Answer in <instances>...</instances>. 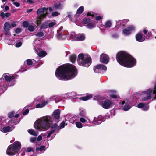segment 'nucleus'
Masks as SVG:
<instances>
[{
	"mask_svg": "<svg viewBox=\"0 0 156 156\" xmlns=\"http://www.w3.org/2000/svg\"><path fill=\"white\" fill-rule=\"evenodd\" d=\"M22 45V43L20 41L17 43L15 46L16 47H20Z\"/></svg>",
	"mask_w": 156,
	"mask_h": 156,
	"instance_id": "obj_50",
	"label": "nucleus"
},
{
	"mask_svg": "<svg viewBox=\"0 0 156 156\" xmlns=\"http://www.w3.org/2000/svg\"><path fill=\"white\" fill-rule=\"evenodd\" d=\"M10 15L11 14L10 13H7L5 14V16L6 17H9V16H10Z\"/></svg>",
	"mask_w": 156,
	"mask_h": 156,
	"instance_id": "obj_63",
	"label": "nucleus"
},
{
	"mask_svg": "<svg viewBox=\"0 0 156 156\" xmlns=\"http://www.w3.org/2000/svg\"><path fill=\"white\" fill-rule=\"evenodd\" d=\"M40 42V41L39 40H35L34 41L33 45L34 47V49L36 50H37V49H38V48H39V45H36V43H39Z\"/></svg>",
	"mask_w": 156,
	"mask_h": 156,
	"instance_id": "obj_34",
	"label": "nucleus"
},
{
	"mask_svg": "<svg viewBox=\"0 0 156 156\" xmlns=\"http://www.w3.org/2000/svg\"><path fill=\"white\" fill-rule=\"evenodd\" d=\"M60 110H56L52 114V117L47 115L39 118L34 123V128L37 130L40 131L48 130L53 122H56L58 121L60 118Z\"/></svg>",
	"mask_w": 156,
	"mask_h": 156,
	"instance_id": "obj_1",
	"label": "nucleus"
},
{
	"mask_svg": "<svg viewBox=\"0 0 156 156\" xmlns=\"http://www.w3.org/2000/svg\"><path fill=\"white\" fill-rule=\"evenodd\" d=\"M36 139L35 137H31L30 139V142L32 143H34L36 141Z\"/></svg>",
	"mask_w": 156,
	"mask_h": 156,
	"instance_id": "obj_55",
	"label": "nucleus"
},
{
	"mask_svg": "<svg viewBox=\"0 0 156 156\" xmlns=\"http://www.w3.org/2000/svg\"><path fill=\"white\" fill-rule=\"evenodd\" d=\"M136 39L137 41L141 42L144 41L145 37L144 36H143L141 34L139 33L136 35Z\"/></svg>",
	"mask_w": 156,
	"mask_h": 156,
	"instance_id": "obj_15",
	"label": "nucleus"
},
{
	"mask_svg": "<svg viewBox=\"0 0 156 156\" xmlns=\"http://www.w3.org/2000/svg\"><path fill=\"white\" fill-rule=\"evenodd\" d=\"M13 129L12 127L10 126H6L2 128L1 131L3 133H7L12 131Z\"/></svg>",
	"mask_w": 156,
	"mask_h": 156,
	"instance_id": "obj_18",
	"label": "nucleus"
},
{
	"mask_svg": "<svg viewBox=\"0 0 156 156\" xmlns=\"http://www.w3.org/2000/svg\"><path fill=\"white\" fill-rule=\"evenodd\" d=\"M144 103H140L138 104L137 107L139 108H143L144 105Z\"/></svg>",
	"mask_w": 156,
	"mask_h": 156,
	"instance_id": "obj_47",
	"label": "nucleus"
},
{
	"mask_svg": "<svg viewBox=\"0 0 156 156\" xmlns=\"http://www.w3.org/2000/svg\"><path fill=\"white\" fill-rule=\"evenodd\" d=\"M42 139V136L41 135H39L37 138V140L38 141H41Z\"/></svg>",
	"mask_w": 156,
	"mask_h": 156,
	"instance_id": "obj_60",
	"label": "nucleus"
},
{
	"mask_svg": "<svg viewBox=\"0 0 156 156\" xmlns=\"http://www.w3.org/2000/svg\"><path fill=\"white\" fill-rule=\"evenodd\" d=\"M56 77L61 80H67L74 78L77 74V69L72 64H65L58 68L55 71Z\"/></svg>",
	"mask_w": 156,
	"mask_h": 156,
	"instance_id": "obj_2",
	"label": "nucleus"
},
{
	"mask_svg": "<svg viewBox=\"0 0 156 156\" xmlns=\"http://www.w3.org/2000/svg\"><path fill=\"white\" fill-rule=\"evenodd\" d=\"M101 119V116H99L98 117H95L94 118V119L93 121V122L96 125L99 124L102 122V121Z\"/></svg>",
	"mask_w": 156,
	"mask_h": 156,
	"instance_id": "obj_17",
	"label": "nucleus"
},
{
	"mask_svg": "<svg viewBox=\"0 0 156 156\" xmlns=\"http://www.w3.org/2000/svg\"><path fill=\"white\" fill-rule=\"evenodd\" d=\"M116 59L120 65L126 67H132L136 63V60L125 52L121 51L118 53L116 55Z\"/></svg>",
	"mask_w": 156,
	"mask_h": 156,
	"instance_id": "obj_3",
	"label": "nucleus"
},
{
	"mask_svg": "<svg viewBox=\"0 0 156 156\" xmlns=\"http://www.w3.org/2000/svg\"><path fill=\"white\" fill-rule=\"evenodd\" d=\"M144 33L146 35V38L147 39H149L152 36V34L151 32H148L147 34V30L146 29H144L143 30Z\"/></svg>",
	"mask_w": 156,
	"mask_h": 156,
	"instance_id": "obj_24",
	"label": "nucleus"
},
{
	"mask_svg": "<svg viewBox=\"0 0 156 156\" xmlns=\"http://www.w3.org/2000/svg\"><path fill=\"white\" fill-rule=\"evenodd\" d=\"M16 26V24L15 23H13L11 24L10 27L11 26L12 27H14Z\"/></svg>",
	"mask_w": 156,
	"mask_h": 156,
	"instance_id": "obj_64",
	"label": "nucleus"
},
{
	"mask_svg": "<svg viewBox=\"0 0 156 156\" xmlns=\"http://www.w3.org/2000/svg\"><path fill=\"white\" fill-rule=\"evenodd\" d=\"M77 35L74 32H72L69 35V36L72 41H76L77 40Z\"/></svg>",
	"mask_w": 156,
	"mask_h": 156,
	"instance_id": "obj_20",
	"label": "nucleus"
},
{
	"mask_svg": "<svg viewBox=\"0 0 156 156\" xmlns=\"http://www.w3.org/2000/svg\"><path fill=\"white\" fill-rule=\"evenodd\" d=\"M28 132L30 134L34 136H37L38 134V132L35 131L33 129H28Z\"/></svg>",
	"mask_w": 156,
	"mask_h": 156,
	"instance_id": "obj_28",
	"label": "nucleus"
},
{
	"mask_svg": "<svg viewBox=\"0 0 156 156\" xmlns=\"http://www.w3.org/2000/svg\"><path fill=\"white\" fill-rule=\"evenodd\" d=\"M29 23L27 21H24L23 22V25L24 27L27 28L28 27Z\"/></svg>",
	"mask_w": 156,
	"mask_h": 156,
	"instance_id": "obj_46",
	"label": "nucleus"
},
{
	"mask_svg": "<svg viewBox=\"0 0 156 156\" xmlns=\"http://www.w3.org/2000/svg\"><path fill=\"white\" fill-rule=\"evenodd\" d=\"M77 40L82 41L84 39L85 37L83 34H79L77 35Z\"/></svg>",
	"mask_w": 156,
	"mask_h": 156,
	"instance_id": "obj_30",
	"label": "nucleus"
},
{
	"mask_svg": "<svg viewBox=\"0 0 156 156\" xmlns=\"http://www.w3.org/2000/svg\"><path fill=\"white\" fill-rule=\"evenodd\" d=\"M112 24V22L111 20H108L106 21L103 25L105 28H110L111 27Z\"/></svg>",
	"mask_w": 156,
	"mask_h": 156,
	"instance_id": "obj_26",
	"label": "nucleus"
},
{
	"mask_svg": "<svg viewBox=\"0 0 156 156\" xmlns=\"http://www.w3.org/2000/svg\"><path fill=\"white\" fill-rule=\"evenodd\" d=\"M33 151V149L30 147H29L27 148L26 150V152H31Z\"/></svg>",
	"mask_w": 156,
	"mask_h": 156,
	"instance_id": "obj_56",
	"label": "nucleus"
},
{
	"mask_svg": "<svg viewBox=\"0 0 156 156\" xmlns=\"http://www.w3.org/2000/svg\"><path fill=\"white\" fill-rule=\"evenodd\" d=\"M29 112V110L28 109H27L26 110L23 112V115H27Z\"/></svg>",
	"mask_w": 156,
	"mask_h": 156,
	"instance_id": "obj_59",
	"label": "nucleus"
},
{
	"mask_svg": "<svg viewBox=\"0 0 156 156\" xmlns=\"http://www.w3.org/2000/svg\"><path fill=\"white\" fill-rule=\"evenodd\" d=\"M26 62L27 64L28 65H31L33 63V62L32 59H28L26 60L24 62V64H25Z\"/></svg>",
	"mask_w": 156,
	"mask_h": 156,
	"instance_id": "obj_41",
	"label": "nucleus"
},
{
	"mask_svg": "<svg viewBox=\"0 0 156 156\" xmlns=\"http://www.w3.org/2000/svg\"><path fill=\"white\" fill-rule=\"evenodd\" d=\"M38 55L40 57H44L46 55V53L44 51H40L38 53Z\"/></svg>",
	"mask_w": 156,
	"mask_h": 156,
	"instance_id": "obj_37",
	"label": "nucleus"
},
{
	"mask_svg": "<svg viewBox=\"0 0 156 156\" xmlns=\"http://www.w3.org/2000/svg\"><path fill=\"white\" fill-rule=\"evenodd\" d=\"M67 123H65V122L63 121L62 123H61L59 127L58 128V129H60L64 128L65 126L67 125Z\"/></svg>",
	"mask_w": 156,
	"mask_h": 156,
	"instance_id": "obj_38",
	"label": "nucleus"
},
{
	"mask_svg": "<svg viewBox=\"0 0 156 156\" xmlns=\"http://www.w3.org/2000/svg\"><path fill=\"white\" fill-rule=\"evenodd\" d=\"M58 128V127L56 123H54L52 125L51 127L50 131L48 133L47 137V138L49 137Z\"/></svg>",
	"mask_w": 156,
	"mask_h": 156,
	"instance_id": "obj_14",
	"label": "nucleus"
},
{
	"mask_svg": "<svg viewBox=\"0 0 156 156\" xmlns=\"http://www.w3.org/2000/svg\"><path fill=\"white\" fill-rule=\"evenodd\" d=\"M107 67L106 66L102 65L99 64L95 66L94 68V70L95 72L103 73L106 71Z\"/></svg>",
	"mask_w": 156,
	"mask_h": 156,
	"instance_id": "obj_8",
	"label": "nucleus"
},
{
	"mask_svg": "<svg viewBox=\"0 0 156 156\" xmlns=\"http://www.w3.org/2000/svg\"><path fill=\"white\" fill-rule=\"evenodd\" d=\"M45 147L44 146H42L39 148H38L36 149V150L38 151H40V153H41L43 151H44L45 150Z\"/></svg>",
	"mask_w": 156,
	"mask_h": 156,
	"instance_id": "obj_36",
	"label": "nucleus"
},
{
	"mask_svg": "<svg viewBox=\"0 0 156 156\" xmlns=\"http://www.w3.org/2000/svg\"><path fill=\"white\" fill-rule=\"evenodd\" d=\"M10 28V24L8 22H6L4 24V30H9Z\"/></svg>",
	"mask_w": 156,
	"mask_h": 156,
	"instance_id": "obj_32",
	"label": "nucleus"
},
{
	"mask_svg": "<svg viewBox=\"0 0 156 156\" xmlns=\"http://www.w3.org/2000/svg\"><path fill=\"white\" fill-rule=\"evenodd\" d=\"M95 22H92L88 24L87 25V28L89 29H92L95 27Z\"/></svg>",
	"mask_w": 156,
	"mask_h": 156,
	"instance_id": "obj_31",
	"label": "nucleus"
},
{
	"mask_svg": "<svg viewBox=\"0 0 156 156\" xmlns=\"http://www.w3.org/2000/svg\"><path fill=\"white\" fill-rule=\"evenodd\" d=\"M47 8L45 7L38 9L37 11V16L43 18H45L47 14Z\"/></svg>",
	"mask_w": 156,
	"mask_h": 156,
	"instance_id": "obj_9",
	"label": "nucleus"
},
{
	"mask_svg": "<svg viewBox=\"0 0 156 156\" xmlns=\"http://www.w3.org/2000/svg\"><path fill=\"white\" fill-rule=\"evenodd\" d=\"M21 147V143L18 141H16L8 147L6 151L7 154L9 155H14L18 152Z\"/></svg>",
	"mask_w": 156,
	"mask_h": 156,
	"instance_id": "obj_4",
	"label": "nucleus"
},
{
	"mask_svg": "<svg viewBox=\"0 0 156 156\" xmlns=\"http://www.w3.org/2000/svg\"><path fill=\"white\" fill-rule=\"evenodd\" d=\"M91 58L90 57H84L83 54H80L78 55V63L81 66L88 67L91 64Z\"/></svg>",
	"mask_w": 156,
	"mask_h": 156,
	"instance_id": "obj_5",
	"label": "nucleus"
},
{
	"mask_svg": "<svg viewBox=\"0 0 156 156\" xmlns=\"http://www.w3.org/2000/svg\"><path fill=\"white\" fill-rule=\"evenodd\" d=\"M26 2L32 4L34 3V1L32 0H27L26 1Z\"/></svg>",
	"mask_w": 156,
	"mask_h": 156,
	"instance_id": "obj_62",
	"label": "nucleus"
},
{
	"mask_svg": "<svg viewBox=\"0 0 156 156\" xmlns=\"http://www.w3.org/2000/svg\"><path fill=\"white\" fill-rule=\"evenodd\" d=\"M116 91L115 90H110L109 92V94L110 97L114 98H118V96L115 94Z\"/></svg>",
	"mask_w": 156,
	"mask_h": 156,
	"instance_id": "obj_22",
	"label": "nucleus"
},
{
	"mask_svg": "<svg viewBox=\"0 0 156 156\" xmlns=\"http://www.w3.org/2000/svg\"><path fill=\"white\" fill-rule=\"evenodd\" d=\"M79 114L80 117L86 116V113L85 110L82 108H80Z\"/></svg>",
	"mask_w": 156,
	"mask_h": 156,
	"instance_id": "obj_25",
	"label": "nucleus"
},
{
	"mask_svg": "<svg viewBox=\"0 0 156 156\" xmlns=\"http://www.w3.org/2000/svg\"><path fill=\"white\" fill-rule=\"evenodd\" d=\"M0 15L2 18L3 19L5 17V14L3 12H0Z\"/></svg>",
	"mask_w": 156,
	"mask_h": 156,
	"instance_id": "obj_58",
	"label": "nucleus"
},
{
	"mask_svg": "<svg viewBox=\"0 0 156 156\" xmlns=\"http://www.w3.org/2000/svg\"><path fill=\"white\" fill-rule=\"evenodd\" d=\"M4 33L6 36H9L10 35L9 30H4Z\"/></svg>",
	"mask_w": 156,
	"mask_h": 156,
	"instance_id": "obj_57",
	"label": "nucleus"
},
{
	"mask_svg": "<svg viewBox=\"0 0 156 156\" xmlns=\"http://www.w3.org/2000/svg\"><path fill=\"white\" fill-rule=\"evenodd\" d=\"M149 108V106L148 104H144V105L143 107V110L144 111H146Z\"/></svg>",
	"mask_w": 156,
	"mask_h": 156,
	"instance_id": "obj_44",
	"label": "nucleus"
},
{
	"mask_svg": "<svg viewBox=\"0 0 156 156\" xmlns=\"http://www.w3.org/2000/svg\"><path fill=\"white\" fill-rule=\"evenodd\" d=\"M95 13L94 12H88L87 13V16H90L92 17L94 16L95 15Z\"/></svg>",
	"mask_w": 156,
	"mask_h": 156,
	"instance_id": "obj_48",
	"label": "nucleus"
},
{
	"mask_svg": "<svg viewBox=\"0 0 156 156\" xmlns=\"http://www.w3.org/2000/svg\"><path fill=\"white\" fill-rule=\"evenodd\" d=\"M15 114V112L14 111L11 112L8 114V117L9 118H12L13 116Z\"/></svg>",
	"mask_w": 156,
	"mask_h": 156,
	"instance_id": "obj_51",
	"label": "nucleus"
},
{
	"mask_svg": "<svg viewBox=\"0 0 156 156\" xmlns=\"http://www.w3.org/2000/svg\"><path fill=\"white\" fill-rule=\"evenodd\" d=\"M13 4L14 5L17 7H19L20 6V3L17 2H13Z\"/></svg>",
	"mask_w": 156,
	"mask_h": 156,
	"instance_id": "obj_52",
	"label": "nucleus"
},
{
	"mask_svg": "<svg viewBox=\"0 0 156 156\" xmlns=\"http://www.w3.org/2000/svg\"><path fill=\"white\" fill-rule=\"evenodd\" d=\"M34 27L32 25H30L28 27V30L30 32H32L34 30Z\"/></svg>",
	"mask_w": 156,
	"mask_h": 156,
	"instance_id": "obj_43",
	"label": "nucleus"
},
{
	"mask_svg": "<svg viewBox=\"0 0 156 156\" xmlns=\"http://www.w3.org/2000/svg\"><path fill=\"white\" fill-rule=\"evenodd\" d=\"M113 105V102L111 100L107 99L102 103V107L105 109H108Z\"/></svg>",
	"mask_w": 156,
	"mask_h": 156,
	"instance_id": "obj_10",
	"label": "nucleus"
},
{
	"mask_svg": "<svg viewBox=\"0 0 156 156\" xmlns=\"http://www.w3.org/2000/svg\"><path fill=\"white\" fill-rule=\"evenodd\" d=\"M21 31V29L20 28H17L15 30V32L16 33H20Z\"/></svg>",
	"mask_w": 156,
	"mask_h": 156,
	"instance_id": "obj_53",
	"label": "nucleus"
},
{
	"mask_svg": "<svg viewBox=\"0 0 156 156\" xmlns=\"http://www.w3.org/2000/svg\"><path fill=\"white\" fill-rule=\"evenodd\" d=\"M119 104L120 106L122 107L124 111H128L131 108V106L129 105V103L128 101H120Z\"/></svg>",
	"mask_w": 156,
	"mask_h": 156,
	"instance_id": "obj_11",
	"label": "nucleus"
},
{
	"mask_svg": "<svg viewBox=\"0 0 156 156\" xmlns=\"http://www.w3.org/2000/svg\"><path fill=\"white\" fill-rule=\"evenodd\" d=\"M55 96H52L49 99L47 100H44L43 97L40 98L39 99V103L36 105V108H42L44 107L49 101H51L52 99L53 98H54L53 99H55Z\"/></svg>",
	"mask_w": 156,
	"mask_h": 156,
	"instance_id": "obj_6",
	"label": "nucleus"
},
{
	"mask_svg": "<svg viewBox=\"0 0 156 156\" xmlns=\"http://www.w3.org/2000/svg\"><path fill=\"white\" fill-rule=\"evenodd\" d=\"M115 21L117 25H119L120 24L123 26L126 24V23L129 21V20L128 19H126L123 20H116Z\"/></svg>",
	"mask_w": 156,
	"mask_h": 156,
	"instance_id": "obj_23",
	"label": "nucleus"
},
{
	"mask_svg": "<svg viewBox=\"0 0 156 156\" xmlns=\"http://www.w3.org/2000/svg\"><path fill=\"white\" fill-rule=\"evenodd\" d=\"M35 35L39 37H41L44 36V34L42 32L40 31L36 33Z\"/></svg>",
	"mask_w": 156,
	"mask_h": 156,
	"instance_id": "obj_42",
	"label": "nucleus"
},
{
	"mask_svg": "<svg viewBox=\"0 0 156 156\" xmlns=\"http://www.w3.org/2000/svg\"><path fill=\"white\" fill-rule=\"evenodd\" d=\"M76 56L75 55H72L70 56V59L71 62L74 63L76 61Z\"/></svg>",
	"mask_w": 156,
	"mask_h": 156,
	"instance_id": "obj_33",
	"label": "nucleus"
},
{
	"mask_svg": "<svg viewBox=\"0 0 156 156\" xmlns=\"http://www.w3.org/2000/svg\"><path fill=\"white\" fill-rule=\"evenodd\" d=\"M90 21V19L88 18H84L83 22L84 24H87Z\"/></svg>",
	"mask_w": 156,
	"mask_h": 156,
	"instance_id": "obj_40",
	"label": "nucleus"
},
{
	"mask_svg": "<svg viewBox=\"0 0 156 156\" xmlns=\"http://www.w3.org/2000/svg\"><path fill=\"white\" fill-rule=\"evenodd\" d=\"M59 14H60L57 11L53 12L52 13V15L53 16H57Z\"/></svg>",
	"mask_w": 156,
	"mask_h": 156,
	"instance_id": "obj_49",
	"label": "nucleus"
},
{
	"mask_svg": "<svg viewBox=\"0 0 156 156\" xmlns=\"http://www.w3.org/2000/svg\"><path fill=\"white\" fill-rule=\"evenodd\" d=\"M135 29L134 26H130L127 27L126 28L124 29L122 31L123 34L127 36L129 35L131 32Z\"/></svg>",
	"mask_w": 156,
	"mask_h": 156,
	"instance_id": "obj_12",
	"label": "nucleus"
},
{
	"mask_svg": "<svg viewBox=\"0 0 156 156\" xmlns=\"http://www.w3.org/2000/svg\"><path fill=\"white\" fill-rule=\"evenodd\" d=\"M46 23H45L43 24V27L44 28H46L48 27H51L56 24L55 21H54V22H51L49 23H47V25H46Z\"/></svg>",
	"mask_w": 156,
	"mask_h": 156,
	"instance_id": "obj_19",
	"label": "nucleus"
},
{
	"mask_svg": "<svg viewBox=\"0 0 156 156\" xmlns=\"http://www.w3.org/2000/svg\"><path fill=\"white\" fill-rule=\"evenodd\" d=\"M84 9V7L83 6H81L80 7V8H79L77 10V14H76V15L77 14H81L82 13Z\"/></svg>",
	"mask_w": 156,
	"mask_h": 156,
	"instance_id": "obj_35",
	"label": "nucleus"
},
{
	"mask_svg": "<svg viewBox=\"0 0 156 156\" xmlns=\"http://www.w3.org/2000/svg\"><path fill=\"white\" fill-rule=\"evenodd\" d=\"M3 77L5 79L6 81L9 82L8 83V86H13L16 83V81H14L11 82V81L15 79V76L13 75H12L9 76V75L8 73H5L3 74Z\"/></svg>",
	"mask_w": 156,
	"mask_h": 156,
	"instance_id": "obj_7",
	"label": "nucleus"
},
{
	"mask_svg": "<svg viewBox=\"0 0 156 156\" xmlns=\"http://www.w3.org/2000/svg\"><path fill=\"white\" fill-rule=\"evenodd\" d=\"M80 121L82 123H90V121L88 117L86 116L81 117L80 119Z\"/></svg>",
	"mask_w": 156,
	"mask_h": 156,
	"instance_id": "obj_16",
	"label": "nucleus"
},
{
	"mask_svg": "<svg viewBox=\"0 0 156 156\" xmlns=\"http://www.w3.org/2000/svg\"><path fill=\"white\" fill-rule=\"evenodd\" d=\"M112 37L114 38H117L118 37L119 35L117 34H112Z\"/></svg>",
	"mask_w": 156,
	"mask_h": 156,
	"instance_id": "obj_61",
	"label": "nucleus"
},
{
	"mask_svg": "<svg viewBox=\"0 0 156 156\" xmlns=\"http://www.w3.org/2000/svg\"><path fill=\"white\" fill-rule=\"evenodd\" d=\"M63 5L60 2L55 4L54 7L56 10H59L62 9L63 7Z\"/></svg>",
	"mask_w": 156,
	"mask_h": 156,
	"instance_id": "obj_21",
	"label": "nucleus"
},
{
	"mask_svg": "<svg viewBox=\"0 0 156 156\" xmlns=\"http://www.w3.org/2000/svg\"><path fill=\"white\" fill-rule=\"evenodd\" d=\"M67 37V35L64 34H59L57 36V38L59 40L65 39Z\"/></svg>",
	"mask_w": 156,
	"mask_h": 156,
	"instance_id": "obj_27",
	"label": "nucleus"
},
{
	"mask_svg": "<svg viewBox=\"0 0 156 156\" xmlns=\"http://www.w3.org/2000/svg\"><path fill=\"white\" fill-rule=\"evenodd\" d=\"M43 19V18L42 17H40L38 16L36 21V23L37 26L39 25L41 23L42 20Z\"/></svg>",
	"mask_w": 156,
	"mask_h": 156,
	"instance_id": "obj_39",
	"label": "nucleus"
},
{
	"mask_svg": "<svg viewBox=\"0 0 156 156\" xmlns=\"http://www.w3.org/2000/svg\"><path fill=\"white\" fill-rule=\"evenodd\" d=\"M102 17V16H97L95 17V20H96L98 21L101 19Z\"/></svg>",
	"mask_w": 156,
	"mask_h": 156,
	"instance_id": "obj_54",
	"label": "nucleus"
},
{
	"mask_svg": "<svg viewBox=\"0 0 156 156\" xmlns=\"http://www.w3.org/2000/svg\"><path fill=\"white\" fill-rule=\"evenodd\" d=\"M76 126L79 128H81L82 127V125L80 122H76Z\"/></svg>",
	"mask_w": 156,
	"mask_h": 156,
	"instance_id": "obj_45",
	"label": "nucleus"
},
{
	"mask_svg": "<svg viewBox=\"0 0 156 156\" xmlns=\"http://www.w3.org/2000/svg\"><path fill=\"white\" fill-rule=\"evenodd\" d=\"M109 57L107 55L102 54L100 57V61L101 62L107 64L109 62Z\"/></svg>",
	"mask_w": 156,
	"mask_h": 156,
	"instance_id": "obj_13",
	"label": "nucleus"
},
{
	"mask_svg": "<svg viewBox=\"0 0 156 156\" xmlns=\"http://www.w3.org/2000/svg\"><path fill=\"white\" fill-rule=\"evenodd\" d=\"M92 97V95L91 94H89L87 95L86 96L82 97L79 98L80 100L82 101H87V100Z\"/></svg>",
	"mask_w": 156,
	"mask_h": 156,
	"instance_id": "obj_29",
	"label": "nucleus"
}]
</instances>
